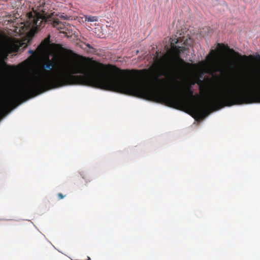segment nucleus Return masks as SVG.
I'll return each mask as SVG.
<instances>
[{"mask_svg": "<svg viewBox=\"0 0 260 260\" xmlns=\"http://www.w3.org/2000/svg\"><path fill=\"white\" fill-rule=\"evenodd\" d=\"M81 58L61 57L57 61L59 72L51 71L54 62H46L32 78L0 101V113L22 99L34 97L46 91L68 85L80 84L102 89L117 91L120 71L115 66L104 64L80 56Z\"/></svg>", "mask_w": 260, "mask_h": 260, "instance_id": "obj_1", "label": "nucleus"}, {"mask_svg": "<svg viewBox=\"0 0 260 260\" xmlns=\"http://www.w3.org/2000/svg\"><path fill=\"white\" fill-rule=\"evenodd\" d=\"M178 41L171 42L172 51L176 55L174 60L176 66L169 79H160V76H167L166 72L161 71L154 78L155 81L161 84L151 86L145 82L147 70H122L115 68L120 71V73L123 74L122 76L119 75L116 92L164 104L177 109L189 106L197 116L203 117L205 110L204 106L191 103L193 100L199 98V95H194L193 90L189 86L183 90V84L178 81V79H182L191 64L185 62L180 57L182 47L175 45Z\"/></svg>", "mask_w": 260, "mask_h": 260, "instance_id": "obj_2", "label": "nucleus"}, {"mask_svg": "<svg viewBox=\"0 0 260 260\" xmlns=\"http://www.w3.org/2000/svg\"><path fill=\"white\" fill-rule=\"evenodd\" d=\"M52 4L49 0H39L35 2L32 11L27 15V20L23 27L32 34L37 33L46 23L52 24L58 30H63L66 27L64 23L56 17L57 15L52 12Z\"/></svg>", "mask_w": 260, "mask_h": 260, "instance_id": "obj_3", "label": "nucleus"}, {"mask_svg": "<svg viewBox=\"0 0 260 260\" xmlns=\"http://www.w3.org/2000/svg\"><path fill=\"white\" fill-rule=\"evenodd\" d=\"M230 52L232 53L235 57H237L239 59L247 61L250 60L252 62L255 61L260 60V55L256 53L255 55H242L238 52H236L233 49H229Z\"/></svg>", "mask_w": 260, "mask_h": 260, "instance_id": "obj_4", "label": "nucleus"}, {"mask_svg": "<svg viewBox=\"0 0 260 260\" xmlns=\"http://www.w3.org/2000/svg\"><path fill=\"white\" fill-rule=\"evenodd\" d=\"M5 46L9 53L18 52L21 47L20 42L17 40H12Z\"/></svg>", "mask_w": 260, "mask_h": 260, "instance_id": "obj_5", "label": "nucleus"}, {"mask_svg": "<svg viewBox=\"0 0 260 260\" xmlns=\"http://www.w3.org/2000/svg\"><path fill=\"white\" fill-rule=\"evenodd\" d=\"M50 36L49 35L39 45L37 49V51L39 53L43 54L47 50L50 45Z\"/></svg>", "mask_w": 260, "mask_h": 260, "instance_id": "obj_6", "label": "nucleus"}, {"mask_svg": "<svg viewBox=\"0 0 260 260\" xmlns=\"http://www.w3.org/2000/svg\"><path fill=\"white\" fill-rule=\"evenodd\" d=\"M50 36L49 35L39 45L37 49V51L39 53L43 54L47 50L50 45Z\"/></svg>", "mask_w": 260, "mask_h": 260, "instance_id": "obj_7", "label": "nucleus"}, {"mask_svg": "<svg viewBox=\"0 0 260 260\" xmlns=\"http://www.w3.org/2000/svg\"><path fill=\"white\" fill-rule=\"evenodd\" d=\"M9 53L7 47L5 46H4L0 42V62L4 66L7 65L5 59L7 58Z\"/></svg>", "mask_w": 260, "mask_h": 260, "instance_id": "obj_8", "label": "nucleus"}, {"mask_svg": "<svg viewBox=\"0 0 260 260\" xmlns=\"http://www.w3.org/2000/svg\"><path fill=\"white\" fill-rule=\"evenodd\" d=\"M165 60V56L159 57L158 52H156V55L154 57V61L157 67H160Z\"/></svg>", "mask_w": 260, "mask_h": 260, "instance_id": "obj_9", "label": "nucleus"}, {"mask_svg": "<svg viewBox=\"0 0 260 260\" xmlns=\"http://www.w3.org/2000/svg\"><path fill=\"white\" fill-rule=\"evenodd\" d=\"M85 21L88 22H94L97 21L98 20V17L92 16L90 15H86L84 17Z\"/></svg>", "mask_w": 260, "mask_h": 260, "instance_id": "obj_10", "label": "nucleus"}, {"mask_svg": "<svg viewBox=\"0 0 260 260\" xmlns=\"http://www.w3.org/2000/svg\"><path fill=\"white\" fill-rule=\"evenodd\" d=\"M202 83V81L201 80H200L199 82H198V84L200 85V88H199L201 92H206L207 90L208 87L206 86H203V85H200Z\"/></svg>", "mask_w": 260, "mask_h": 260, "instance_id": "obj_11", "label": "nucleus"}, {"mask_svg": "<svg viewBox=\"0 0 260 260\" xmlns=\"http://www.w3.org/2000/svg\"><path fill=\"white\" fill-rule=\"evenodd\" d=\"M235 62H234V61H232V62H231L230 63H229V68L230 69H234L235 67Z\"/></svg>", "mask_w": 260, "mask_h": 260, "instance_id": "obj_12", "label": "nucleus"}, {"mask_svg": "<svg viewBox=\"0 0 260 260\" xmlns=\"http://www.w3.org/2000/svg\"><path fill=\"white\" fill-rule=\"evenodd\" d=\"M57 196L59 200L62 199L65 197V196H63L61 193H58Z\"/></svg>", "mask_w": 260, "mask_h": 260, "instance_id": "obj_13", "label": "nucleus"}, {"mask_svg": "<svg viewBox=\"0 0 260 260\" xmlns=\"http://www.w3.org/2000/svg\"><path fill=\"white\" fill-rule=\"evenodd\" d=\"M59 18H63V19H66V17L62 15H61L60 16H59Z\"/></svg>", "mask_w": 260, "mask_h": 260, "instance_id": "obj_14", "label": "nucleus"}, {"mask_svg": "<svg viewBox=\"0 0 260 260\" xmlns=\"http://www.w3.org/2000/svg\"><path fill=\"white\" fill-rule=\"evenodd\" d=\"M29 52H30V53H32V54H34V53H35V51H33V50H30V51H29Z\"/></svg>", "mask_w": 260, "mask_h": 260, "instance_id": "obj_15", "label": "nucleus"}, {"mask_svg": "<svg viewBox=\"0 0 260 260\" xmlns=\"http://www.w3.org/2000/svg\"><path fill=\"white\" fill-rule=\"evenodd\" d=\"M86 46L88 47V48H91V46L89 44H87Z\"/></svg>", "mask_w": 260, "mask_h": 260, "instance_id": "obj_16", "label": "nucleus"}]
</instances>
